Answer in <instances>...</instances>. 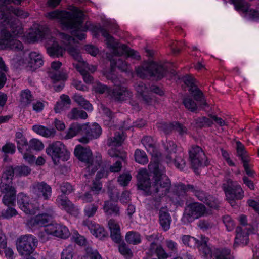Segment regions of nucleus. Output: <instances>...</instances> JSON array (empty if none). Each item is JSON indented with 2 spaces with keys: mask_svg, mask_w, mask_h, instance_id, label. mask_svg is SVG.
Masks as SVG:
<instances>
[{
  "mask_svg": "<svg viewBox=\"0 0 259 259\" xmlns=\"http://www.w3.org/2000/svg\"><path fill=\"white\" fill-rule=\"evenodd\" d=\"M148 168L154 174L152 185L150 182L146 169H141L137 176L138 187L143 190L146 195H152L156 201H158L159 198L169 192L170 181L165 174L164 167L160 162H150Z\"/></svg>",
  "mask_w": 259,
  "mask_h": 259,
  "instance_id": "f03ea898",
  "label": "nucleus"
},
{
  "mask_svg": "<svg viewBox=\"0 0 259 259\" xmlns=\"http://www.w3.org/2000/svg\"><path fill=\"white\" fill-rule=\"evenodd\" d=\"M131 178L132 176L129 174H123L118 177V182L120 185L125 186L127 185Z\"/></svg>",
  "mask_w": 259,
  "mask_h": 259,
  "instance_id": "69168bd1",
  "label": "nucleus"
},
{
  "mask_svg": "<svg viewBox=\"0 0 259 259\" xmlns=\"http://www.w3.org/2000/svg\"><path fill=\"white\" fill-rule=\"evenodd\" d=\"M222 188L224 191L227 199L231 205L234 203V199H241L244 197V191L236 182L226 178L223 184Z\"/></svg>",
  "mask_w": 259,
  "mask_h": 259,
  "instance_id": "9d476101",
  "label": "nucleus"
},
{
  "mask_svg": "<svg viewBox=\"0 0 259 259\" xmlns=\"http://www.w3.org/2000/svg\"><path fill=\"white\" fill-rule=\"evenodd\" d=\"M74 247L69 245L64 249L61 253V259H72L73 256Z\"/></svg>",
  "mask_w": 259,
  "mask_h": 259,
  "instance_id": "6e6d98bb",
  "label": "nucleus"
},
{
  "mask_svg": "<svg viewBox=\"0 0 259 259\" xmlns=\"http://www.w3.org/2000/svg\"><path fill=\"white\" fill-rule=\"evenodd\" d=\"M29 60L28 63V66L30 67L32 71L40 67L43 65V60L42 55L37 52H31L29 54Z\"/></svg>",
  "mask_w": 259,
  "mask_h": 259,
  "instance_id": "2f4dec72",
  "label": "nucleus"
},
{
  "mask_svg": "<svg viewBox=\"0 0 259 259\" xmlns=\"http://www.w3.org/2000/svg\"><path fill=\"white\" fill-rule=\"evenodd\" d=\"M47 231L54 236L63 239L67 238L70 235L68 229L59 224H51L47 226Z\"/></svg>",
  "mask_w": 259,
  "mask_h": 259,
  "instance_id": "bb28decb",
  "label": "nucleus"
},
{
  "mask_svg": "<svg viewBox=\"0 0 259 259\" xmlns=\"http://www.w3.org/2000/svg\"><path fill=\"white\" fill-rule=\"evenodd\" d=\"M183 243L190 247H195L199 245V241L188 235H183L181 237Z\"/></svg>",
  "mask_w": 259,
  "mask_h": 259,
  "instance_id": "37998d69",
  "label": "nucleus"
},
{
  "mask_svg": "<svg viewBox=\"0 0 259 259\" xmlns=\"http://www.w3.org/2000/svg\"><path fill=\"white\" fill-rule=\"evenodd\" d=\"M98 209V206L95 204H88L84 207L83 212L86 217L91 218L95 215Z\"/></svg>",
  "mask_w": 259,
  "mask_h": 259,
  "instance_id": "603ef678",
  "label": "nucleus"
},
{
  "mask_svg": "<svg viewBox=\"0 0 259 259\" xmlns=\"http://www.w3.org/2000/svg\"><path fill=\"white\" fill-rule=\"evenodd\" d=\"M136 71L137 75L141 78L149 76L155 80L163 78L167 71L165 66L154 62H145L142 66L138 67Z\"/></svg>",
  "mask_w": 259,
  "mask_h": 259,
  "instance_id": "1a4fd4ad",
  "label": "nucleus"
},
{
  "mask_svg": "<svg viewBox=\"0 0 259 259\" xmlns=\"http://www.w3.org/2000/svg\"><path fill=\"white\" fill-rule=\"evenodd\" d=\"M113 55L111 56V54H109L108 55H107V58H108L111 61L112 68L113 69L114 67L116 66L123 71H127V63L120 58H118V59L113 58Z\"/></svg>",
  "mask_w": 259,
  "mask_h": 259,
  "instance_id": "4c0bfd02",
  "label": "nucleus"
},
{
  "mask_svg": "<svg viewBox=\"0 0 259 259\" xmlns=\"http://www.w3.org/2000/svg\"><path fill=\"white\" fill-rule=\"evenodd\" d=\"M194 121L195 125L199 127L210 126L213 123L211 118H209L204 116L196 118Z\"/></svg>",
  "mask_w": 259,
  "mask_h": 259,
  "instance_id": "8fccbe9b",
  "label": "nucleus"
},
{
  "mask_svg": "<svg viewBox=\"0 0 259 259\" xmlns=\"http://www.w3.org/2000/svg\"><path fill=\"white\" fill-rule=\"evenodd\" d=\"M75 68L81 74L85 83H92L93 82V77L87 71H85L84 69L80 68L78 65H75Z\"/></svg>",
  "mask_w": 259,
  "mask_h": 259,
  "instance_id": "bf43d9fd",
  "label": "nucleus"
},
{
  "mask_svg": "<svg viewBox=\"0 0 259 259\" xmlns=\"http://www.w3.org/2000/svg\"><path fill=\"white\" fill-rule=\"evenodd\" d=\"M109 228L111 231V237L115 242H119L121 239L120 228L119 224L113 219L108 222Z\"/></svg>",
  "mask_w": 259,
  "mask_h": 259,
  "instance_id": "72a5a7b5",
  "label": "nucleus"
},
{
  "mask_svg": "<svg viewBox=\"0 0 259 259\" xmlns=\"http://www.w3.org/2000/svg\"><path fill=\"white\" fill-rule=\"evenodd\" d=\"M75 156L81 161L86 164V172L84 175L85 177L94 174L100 165L101 156L92 157V153L89 148H84L80 145H77L74 149Z\"/></svg>",
  "mask_w": 259,
  "mask_h": 259,
  "instance_id": "0eeeda50",
  "label": "nucleus"
},
{
  "mask_svg": "<svg viewBox=\"0 0 259 259\" xmlns=\"http://www.w3.org/2000/svg\"><path fill=\"white\" fill-rule=\"evenodd\" d=\"M141 143L144 146L148 152L152 156V159L150 162H159V160L161 154L157 151L155 140L150 136H145L141 140Z\"/></svg>",
  "mask_w": 259,
  "mask_h": 259,
  "instance_id": "5701e85b",
  "label": "nucleus"
},
{
  "mask_svg": "<svg viewBox=\"0 0 259 259\" xmlns=\"http://www.w3.org/2000/svg\"><path fill=\"white\" fill-rule=\"evenodd\" d=\"M85 251V255L82 256L81 259H102L98 251L90 246L86 247Z\"/></svg>",
  "mask_w": 259,
  "mask_h": 259,
  "instance_id": "de8ad7c7",
  "label": "nucleus"
},
{
  "mask_svg": "<svg viewBox=\"0 0 259 259\" xmlns=\"http://www.w3.org/2000/svg\"><path fill=\"white\" fill-rule=\"evenodd\" d=\"M73 65L75 67V65H78L80 68L84 69L85 71H87L88 72V71L94 72L96 70V67L95 66L90 65L84 61L81 63H73Z\"/></svg>",
  "mask_w": 259,
  "mask_h": 259,
  "instance_id": "0e129e2a",
  "label": "nucleus"
},
{
  "mask_svg": "<svg viewBox=\"0 0 259 259\" xmlns=\"http://www.w3.org/2000/svg\"><path fill=\"white\" fill-rule=\"evenodd\" d=\"M184 82L190 87V92L195 99L203 107L206 106L207 104L204 98L202 92L195 84V79L191 75H187L184 77Z\"/></svg>",
  "mask_w": 259,
  "mask_h": 259,
  "instance_id": "a211bd4d",
  "label": "nucleus"
},
{
  "mask_svg": "<svg viewBox=\"0 0 259 259\" xmlns=\"http://www.w3.org/2000/svg\"><path fill=\"white\" fill-rule=\"evenodd\" d=\"M231 2L236 10H240L245 13V17L255 21L259 20V12L252 9L248 11L249 6L246 2L244 0H231Z\"/></svg>",
  "mask_w": 259,
  "mask_h": 259,
  "instance_id": "6ab92c4d",
  "label": "nucleus"
},
{
  "mask_svg": "<svg viewBox=\"0 0 259 259\" xmlns=\"http://www.w3.org/2000/svg\"><path fill=\"white\" fill-rule=\"evenodd\" d=\"M22 0H0V24H4L6 29L0 31V48L10 49L14 51H22L23 45L22 42L12 35L9 29L15 35L23 33L22 24L18 19L12 16V13L21 18H25L28 16V13L20 9H15L12 6L7 5L11 3L15 5L20 4Z\"/></svg>",
  "mask_w": 259,
  "mask_h": 259,
  "instance_id": "f257e3e1",
  "label": "nucleus"
},
{
  "mask_svg": "<svg viewBox=\"0 0 259 259\" xmlns=\"http://www.w3.org/2000/svg\"><path fill=\"white\" fill-rule=\"evenodd\" d=\"M236 236L235 237L233 247L234 248L239 245H246L249 241L248 235L253 233L252 228L249 226V228H243L237 227L236 229Z\"/></svg>",
  "mask_w": 259,
  "mask_h": 259,
  "instance_id": "aec40b11",
  "label": "nucleus"
},
{
  "mask_svg": "<svg viewBox=\"0 0 259 259\" xmlns=\"http://www.w3.org/2000/svg\"><path fill=\"white\" fill-rule=\"evenodd\" d=\"M205 203L208 206L213 209H217L219 207L220 202L219 200L214 196L208 194L204 201Z\"/></svg>",
  "mask_w": 259,
  "mask_h": 259,
  "instance_id": "5fc2aeb1",
  "label": "nucleus"
},
{
  "mask_svg": "<svg viewBox=\"0 0 259 259\" xmlns=\"http://www.w3.org/2000/svg\"><path fill=\"white\" fill-rule=\"evenodd\" d=\"M103 210L107 215H120V208L118 205L112 200H107L104 202Z\"/></svg>",
  "mask_w": 259,
  "mask_h": 259,
  "instance_id": "f704fd0d",
  "label": "nucleus"
},
{
  "mask_svg": "<svg viewBox=\"0 0 259 259\" xmlns=\"http://www.w3.org/2000/svg\"><path fill=\"white\" fill-rule=\"evenodd\" d=\"M61 65L59 61H54L51 63V69L48 72L49 76L53 81L66 79V74L61 72L59 69Z\"/></svg>",
  "mask_w": 259,
  "mask_h": 259,
  "instance_id": "c756f323",
  "label": "nucleus"
},
{
  "mask_svg": "<svg viewBox=\"0 0 259 259\" xmlns=\"http://www.w3.org/2000/svg\"><path fill=\"white\" fill-rule=\"evenodd\" d=\"M33 131L45 137H53L55 134V131L53 128H48L40 125H35L32 126Z\"/></svg>",
  "mask_w": 259,
  "mask_h": 259,
  "instance_id": "e433bc0d",
  "label": "nucleus"
},
{
  "mask_svg": "<svg viewBox=\"0 0 259 259\" xmlns=\"http://www.w3.org/2000/svg\"><path fill=\"white\" fill-rule=\"evenodd\" d=\"M118 249L120 253L126 257H131L132 256L131 249L125 243L119 244Z\"/></svg>",
  "mask_w": 259,
  "mask_h": 259,
  "instance_id": "052dcab7",
  "label": "nucleus"
},
{
  "mask_svg": "<svg viewBox=\"0 0 259 259\" xmlns=\"http://www.w3.org/2000/svg\"><path fill=\"white\" fill-rule=\"evenodd\" d=\"M189 159L194 168L208 164L204 151L197 145H193L189 149Z\"/></svg>",
  "mask_w": 259,
  "mask_h": 259,
  "instance_id": "ddd939ff",
  "label": "nucleus"
},
{
  "mask_svg": "<svg viewBox=\"0 0 259 259\" xmlns=\"http://www.w3.org/2000/svg\"><path fill=\"white\" fill-rule=\"evenodd\" d=\"M223 222L228 231H231L234 229L235 224L230 216L224 215L223 217Z\"/></svg>",
  "mask_w": 259,
  "mask_h": 259,
  "instance_id": "e2e57ef3",
  "label": "nucleus"
},
{
  "mask_svg": "<svg viewBox=\"0 0 259 259\" xmlns=\"http://www.w3.org/2000/svg\"><path fill=\"white\" fill-rule=\"evenodd\" d=\"M183 103L186 108L191 112H195L198 109L196 103L189 96L185 97L183 99Z\"/></svg>",
  "mask_w": 259,
  "mask_h": 259,
  "instance_id": "49530a36",
  "label": "nucleus"
},
{
  "mask_svg": "<svg viewBox=\"0 0 259 259\" xmlns=\"http://www.w3.org/2000/svg\"><path fill=\"white\" fill-rule=\"evenodd\" d=\"M94 194L90 191L80 195L79 198L82 201L83 203H91L94 201Z\"/></svg>",
  "mask_w": 259,
  "mask_h": 259,
  "instance_id": "338daca9",
  "label": "nucleus"
},
{
  "mask_svg": "<svg viewBox=\"0 0 259 259\" xmlns=\"http://www.w3.org/2000/svg\"><path fill=\"white\" fill-rule=\"evenodd\" d=\"M135 159L137 162L143 165L147 164L148 162V158L145 152L140 149L136 150Z\"/></svg>",
  "mask_w": 259,
  "mask_h": 259,
  "instance_id": "09e8293b",
  "label": "nucleus"
},
{
  "mask_svg": "<svg viewBox=\"0 0 259 259\" xmlns=\"http://www.w3.org/2000/svg\"><path fill=\"white\" fill-rule=\"evenodd\" d=\"M46 150L47 154L52 157L54 163L56 159L63 155H65L67 153L65 146L60 141H56L50 144Z\"/></svg>",
  "mask_w": 259,
  "mask_h": 259,
  "instance_id": "4be33fe9",
  "label": "nucleus"
},
{
  "mask_svg": "<svg viewBox=\"0 0 259 259\" xmlns=\"http://www.w3.org/2000/svg\"><path fill=\"white\" fill-rule=\"evenodd\" d=\"M45 16L50 20H58L63 29H71L72 35L78 39L81 40L84 38L83 31L87 28L82 25L84 15L76 8L73 7L71 13L56 10L46 13Z\"/></svg>",
  "mask_w": 259,
  "mask_h": 259,
  "instance_id": "20e7f679",
  "label": "nucleus"
},
{
  "mask_svg": "<svg viewBox=\"0 0 259 259\" xmlns=\"http://www.w3.org/2000/svg\"><path fill=\"white\" fill-rule=\"evenodd\" d=\"M189 192H192L199 200L203 202L208 195L196 186L179 183L175 184L172 188V195L171 197L172 201L179 205H183L186 198V194Z\"/></svg>",
  "mask_w": 259,
  "mask_h": 259,
  "instance_id": "423d86ee",
  "label": "nucleus"
},
{
  "mask_svg": "<svg viewBox=\"0 0 259 259\" xmlns=\"http://www.w3.org/2000/svg\"><path fill=\"white\" fill-rule=\"evenodd\" d=\"M126 241L132 244H138L141 241L140 235L137 232L131 231L126 233Z\"/></svg>",
  "mask_w": 259,
  "mask_h": 259,
  "instance_id": "a18cd8bd",
  "label": "nucleus"
},
{
  "mask_svg": "<svg viewBox=\"0 0 259 259\" xmlns=\"http://www.w3.org/2000/svg\"><path fill=\"white\" fill-rule=\"evenodd\" d=\"M165 244L168 250L171 253H177L178 244L176 242L170 239H166L165 241Z\"/></svg>",
  "mask_w": 259,
  "mask_h": 259,
  "instance_id": "680f3d73",
  "label": "nucleus"
},
{
  "mask_svg": "<svg viewBox=\"0 0 259 259\" xmlns=\"http://www.w3.org/2000/svg\"><path fill=\"white\" fill-rule=\"evenodd\" d=\"M18 204L20 208L26 214H34L39 209L38 202L30 199L27 195L21 193L18 196Z\"/></svg>",
  "mask_w": 259,
  "mask_h": 259,
  "instance_id": "4468645a",
  "label": "nucleus"
},
{
  "mask_svg": "<svg viewBox=\"0 0 259 259\" xmlns=\"http://www.w3.org/2000/svg\"><path fill=\"white\" fill-rule=\"evenodd\" d=\"M83 124L80 125L77 123H74L71 124L66 135L65 136L66 139H69L73 138L77 134L80 133L82 135Z\"/></svg>",
  "mask_w": 259,
  "mask_h": 259,
  "instance_id": "58836bf2",
  "label": "nucleus"
},
{
  "mask_svg": "<svg viewBox=\"0 0 259 259\" xmlns=\"http://www.w3.org/2000/svg\"><path fill=\"white\" fill-rule=\"evenodd\" d=\"M31 169L26 165L8 166L3 172L0 184L1 192L4 194L3 198V203L7 206L13 205L16 200V190L12 186L14 176L25 177L29 175Z\"/></svg>",
  "mask_w": 259,
  "mask_h": 259,
  "instance_id": "39448f33",
  "label": "nucleus"
},
{
  "mask_svg": "<svg viewBox=\"0 0 259 259\" xmlns=\"http://www.w3.org/2000/svg\"><path fill=\"white\" fill-rule=\"evenodd\" d=\"M56 204L59 207L71 214L77 215L78 213V208L64 194L57 197Z\"/></svg>",
  "mask_w": 259,
  "mask_h": 259,
  "instance_id": "b1692460",
  "label": "nucleus"
},
{
  "mask_svg": "<svg viewBox=\"0 0 259 259\" xmlns=\"http://www.w3.org/2000/svg\"><path fill=\"white\" fill-rule=\"evenodd\" d=\"M159 223L163 230L166 231L170 228L171 221V217L165 208H161L159 213Z\"/></svg>",
  "mask_w": 259,
  "mask_h": 259,
  "instance_id": "473e14b6",
  "label": "nucleus"
},
{
  "mask_svg": "<svg viewBox=\"0 0 259 259\" xmlns=\"http://www.w3.org/2000/svg\"><path fill=\"white\" fill-rule=\"evenodd\" d=\"M44 147L42 143L37 139H32L29 141V148L37 151L41 150Z\"/></svg>",
  "mask_w": 259,
  "mask_h": 259,
  "instance_id": "13d9d810",
  "label": "nucleus"
},
{
  "mask_svg": "<svg viewBox=\"0 0 259 259\" xmlns=\"http://www.w3.org/2000/svg\"><path fill=\"white\" fill-rule=\"evenodd\" d=\"M101 133L102 129L98 124L96 123L90 125L88 123L84 124L82 135H84L85 136L80 138L79 141L83 143H88L90 140L99 137Z\"/></svg>",
  "mask_w": 259,
  "mask_h": 259,
  "instance_id": "dca6fc26",
  "label": "nucleus"
},
{
  "mask_svg": "<svg viewBox=\"0 0 259 259\" xmlns=\"http://www.w3.org/2000/svg\"><path fill=\"white\" fill-rule=\"evenodd\" d=\"M236 146L237 156L241 159L242 163L249 162V159L244 146L240 142H236Z\"/></svg>",
  "mask_w": 259,
  "mask_h": 259,
  "instance_id": "79ce46f5",
  "label": "nucleus"
},
{
  "mask_svg": "<svg viewBox=\"0 0 259 259\" xmlns=\"http://www.w3.org/2000/svg\"><path fill=\"white\" fill-rule=\"evenodd\" d=\"M74 100L79 105L82 107L84 109L88 111H91L93 109L92 105L88 101L85 100L82 96L79 94H75L74 96Z\"/></svg>",
  "mask_w": 259,
  "mask_h": 259,
  "instance_id": "c03bdc74",
  "label": "nucleus"
},
{
  "mask_svg": "<svg viewBox=\"0 0 259 259\" xmlns=\"http://www.w3.org/2000/svg\"><path fill=\"white\" fill-rule=\"evenodd\" d=\"M59 37L61 42L65 46V48H62L57 42L54 37L49 33L48 28L39 26L31 32L29 33V38L31 41L34 42L39 39H45L48 46L47 47L48 54L52 57H59L63 56L65 51L68 53L77 61V63L83 62L82 58L80 54V52L77 47L73 44L75 42V38L63 33H60Z\"/></svg>",
  "mask_w": 259,
  "mask_h": 259,
  "instance_id": "7ed1b4c3",
  "label": "nucleus"
},
{
  "mask_svg": "<svg viewBox=\"0 0 259 259\" xmlns=\"http://www.w3.org/2000/svg\"><path fill=\"white\" fill-rule=\"evenodd\" d=\"M137 95L141 98L144 104L147 105H151L154 99L149 94L148 89L146 85L141 81L137 82L134 85Z\"/></svg>",
  "mask_w": 259,
  "mask_h": 259,
  "instance_id": "a878e982",
  "label": "nucleus"
},
{
  "mask_svg": "<svg viewBox=\"0 0 259 259\" xmlns=\"http://www.w3.org/2000/svg\"><path fill=\"white\" fill-rule=\"evenodd\" d=\"M67 117L71 120H77L78 118L85 119L88 117V115L85 111L74 108L68 113Z\"/></svg>",
  "mask_w": 259,
  "mask_h": 259,
  "instance_id": "ea45409f",
  "label": "nucleus"
},
{
  "mask_svg": "<svg viewBox=\"0 0 259 259\" xmlns=\"http://www.w3.org/2000/svg\"><path fill=\"white\" fill-rule=\"evenodd\" d=\"M82 224L84 226L87 227L96 237L102 239L106 236L107 233L104 229L99 225L93 223L89 220L84 221Z\"/></svg>",
  "mask_w": 259,
  "mask_h": 259,
  "instance_id": "c85d7f7f",
  "label": "nucleus"
},
{
  "mask_svg": "<svg viewBox=\"0 0 259 259\" xmlns=\"http://www.w3.org/2000/svg\"><path fill=\"white\" fill-rule=\"evenodd\" d=\"M54 213H42L31 218L27 222V225L32 228H36L48 226V223L53 217Z\"/></svg>",
  "mask_w": 259,
  "mask_h": 259,
  "instance_id": "393cba45",
  "label": "nucleus"
},
{
  "mask_svg": "<svg viewBox=\"0 0 259 259\" xmlns=\"http://www.w3.org/2000/svg\"><path fill=\"white\" fill-rule=\"evenodd\" d=\"M100 32L106 38V44L108 47L111 49V53L113 56L118 57L123 54H126L128 57L133 59L136 60L140 59V56L137 51L128 48L125 45L118 44L105 29L101 28Z\"/></svg>",
  "mask_w": 259,
  "mask_h": 259,
  "instance_id": "6e6552de",
  "label": "nucleus"
},
{
  "mask_svg": "<svg viewBox=\"0 0 259 259\" xmlns=\"http://www.w3.org/2000/svg\"><path fill=\"white\" fill-rule=\"evenodd\" d=\"M37 244V239L32 235L21 236L17 239V249L21 255H29L35 250Z\"/></svg>",
  "mask_w": 259,
  "mask_h": 259,
  "instance_id": "9b49d317",
  "label": "nucleus"
},
{
  "mask_svg": "<svg viewBox=\"0 0 259 259\" xmlns=\"http://www.w3.org/2000/svg\"><path fill=\"white\" fill-rule=\"evenodd\" d=\"M113 82L116 87L110 91L109 96L113 99L117 101H123L130 99L133 93L125 87H119L116 78L112 79Z\"/></svg>",
  "mask_w": 259,
  "mask_h": 259,
  "instance_id": "f3484780",
  "label": "nucleus"
},
{
  "mask_svg": "<svg viewBox=\"0 0 259 259\" xmlns=\"http://www.w3.org/2000/svg\"><path fill=\"white\" fill-rule=\"evenodd\" d=\"M199 248L204 256L207 258H214V259H217L218 257L222 258L223 257L222 255H223L224 256V252L225 250H230L228 248L212 249L210 248L208 245H204L202 248Z\"/></svg>",
  "mask_w": 259,
  "mask_h": 259,
  "instance_id": "7c9ffc66",
  "label": "nucleus"
},
{
  "mask_svg": "<svg viewBox=\"0 0 259 259\" xmlns=\"http://www.w3.org/2000/svg\"><path fill=\"white\" fill-rule=\"evenodd\" d=\"M206 213V208L203 204L198 202L192 203L186 207L182 220L184 223L187 224Z\"/></svg>",
  "mask_w": 259,
  "mask_h": 259,
  "instance_id": "f8f14e48",
  "label": "nucleus"
},
{
  "mask_svg": "<svg viewBox=\"0 0 259 259\" xmlns=\"http://www.w3.org/2000/svg\"><path fill=\"white\" fill-rule=\"evenodd\" d=\"M164 147L166 152V161L167 163H171L173 156L176 154L177 146L174 142L169 141L164 144Z\"/></svg>",
  "mask_w": 259,
  "mask_h": 259,
  "instance_id": "c9c22d12",
  "label": "nucleus"
},
{
  "mask_svg": "<svg viewBox=\"0 0 259 259\" xmlns=\"http://www.w3.org/2000/svg\"><path fill=\"white\" fill-rule=\"evenodd\" d=\"M32 192L38 198L42 197L44 200H48L52 195V188L44 182H37L32 185Z\"/></svg>",
  "mask_w": 259,
  "mask_h": 259,
  "instance_id": "412c9836",
  "label": "nucleus"
},
{
  "mask_svg": "<svg viewBox=\"0 0 259 259\" xmlns=\"http://www.w3.org/2000/svg\"><path fill=\"white\" fill-rule=\"evenodd\" d=\"M155 252L158 259H166L169 257L168 254L165 251L161 245H158L156 247Z\"/></svg>",
  "mask_w": 259,
  "mask_h": 259,
  "instance_id": "774afa93",
  "label": "nucleus"
},
{
  "mask_svg": "<svg viewBox=\"0 0 259 259\" xmlns=\"http://www.w3.org/2000/svg\"><path fill=\"white\" fill-rule=\"evenodd\" d=\"M8 71V68L6 66L2 58L0 57V89L5 85L6 81V76L5 73Z\"/></svg>",
  "mask_w": 259,
  "mask_h": 259,
  "instance_id": "3c124183",
  "label": "nucleus"
},
{
  "mask_svg": "<svg viewBox=\"0 0 259 259\" xmlns=\"http://www.w3.org/2000/svg\"><path fill=\"white\" fill-rule=\"evenodd\" d=\"M124 136L123 133H116L113 138H110L108 140V145L111 147L108 150L109 155L112 157H119L123 161H124L126 158V154L125 153L121 152L119 150L114 147H118L121 145Z\"/></svg>",
  "mask_w": 259,
  "mask_h": 259,
  "instance_id": "2eb2a0df",
  "label": "nucleus"
},
{
  "mask_svg": "<svg viewBox=\"0 0 259 259\" xmlns=\"http://www.w3.org/2000/svg\"><path fill=\"white\" fill-rule=\"evenodd\" d=\"M158 128L163 132L165 134H169L172 130L178 132L180 135H183L187 133V130L183 125L178 123L173 122L167 123L165 122L157 124Z\"/></svg>",
  "mask_w": 259,
  "mask_h": 259,
  "instance_id": "cd10ccee",
  "label": "nucleus"
},
{
  "mask_svg": "<svg viewBox=\"0 0 259 259\" xmlns=\"http://www.w3.org/2000/svg\"><path fill=\"white\" fill-rule=\"evenodd\" d=\"M34 97L29 90H24L20 94V102L23 106H27L33 101Z\"/></svg>",
  "mask_w": 259,
  "mask_h": 259,
  "instance_id": "a19ab883",
  "label": "nucleus"
},
{
  "mask_svg": "<svg viewBox=\"0 0 259 259\" xmlns=\"http://www.w3.org/2000/svg\"><path fill=\"white\" fill-rule=\"evenodd\" d=\"M172 161L171 163H167L168 164L174 163L176 167L182 170L184 168L186 165V162L181 155H176V154L173 156Z\"/></svg>",
  "mask_w": 259,
  "mask_h": 259,
  "instance_id": "864d4df0",
  "label": "nucleus"
},
{
  "mask_svg": "<svg viewBox=\"0 0 259 259\" xmlns=\"http://www.w3.org/2000/svg\"><path fill=\"white\" fill-rule=\"evenodd\" d=\"M101 108L102 109L103 114H104L108 118V120H105V124L108 125L110 127H112V125L113 124V122L111 121V119L113 116L112 112L109 108L105 107L103 105H101Z\"/></svg>",
  "mask_w": 259,
  "mask_h": 259,
  "instance_id": "4d7b16f0",
  "label": "nucleus"
}]
</instances>
